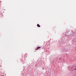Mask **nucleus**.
I'll return each mask as SVG.
<instances>
[{
    "label": "nucleus",
    "instance_id": "obj_2",
    "mask_svg": "<svg viewBox=\"0 0 76 76\" xmlns=\"http://www.w3.org/2000/svg\"><path fill=\"white\" fill-rule=\"evenodd\" d=\"M37 26H38V27H40V26L39 25V24H37Z\"/></svg>",
    "mask_w": 76,
    "mask_h": 76
},
{
    "label": "nucleus",
    "instance_id": "obj_1",
    "mask_svg": "<svg viewBox=\"0 0 76 76\" xmlns=\"http://www.w3.org/2000/svg\"><path fill=\"white\" fill-rule=\"evenodd\" d=\"M39 48H41V47H37V49H36V50H38L39 49Z\"/></svg>",
    "mask_w": 76,
    "mask_h": 76
},
{
    "label": "nucleus",
    "instance_id": "obj_4",
    "mask_svg": "<svg viewBox=\"0 0 76 76\" xmlns=\"http://www.w3.org/2000/svg\"><path fill=\"white\" fill-rule=\"evenodd\" d=\"M75 70H76V69H75Z\"/></svg>",
    "mask_w": 76,
    "mask_h": 76
},
{
    "label": "nucleus",
    "instance_id": "obj_3",
    "mask_svg": "<svg viewBox=\"0 0 76 76\" xmlns=\"http://www.w3.org/2000/svg\"><path fill=\"white\" fill-rule=\"evenodd\" d=\"M44 68H43V70H44Z\"/></svg>",
    "mask_w": 76,
    "mask_h": 76
}]
</instances>
